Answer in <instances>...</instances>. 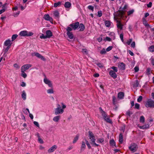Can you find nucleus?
<instances>
[{
	"mask_svg": "<svg viewBox=\"0 0 154 154\" xmlns=\"http://www.w3.org/2000/svg\"><path fill=\"white\" fill-rule=\"evenodd\" d=\"M99 109L105 120L107 122L111 123H112L111 121L107 116V115L105 112L103 111L101 107L99 108Z\"/></svg>",
	"mask_w": 154,
	"mask_h": 154,
	"instance_id": "1",
	"label": "nucleus"
},
{
	"mask_svg": "<svg viewBox=\"0 0 154 154\" xmlns=\"http://www.w3.org/2000/svg\"><path fill=\"white\" fill-rule=\"evenodd\" d=\"M64 110L63 109L61 108L60 105L59 104H57V108L55 109V114L56 115H58L62 114Z\"/></svg>",
	"mask_w": 154,
	"mask_h": 154,
	"instance_id": "2",
	"label": "nucleus"
},
{
	"mask_svg": "<svg viewBox=\"0 0 154 154\" xmlns=\"http://www.w3.org/2000/svg\"><path fill=\"white\" fill-rule=\"evenodd\" d=\"M145 106L146 107H154V101L150 99L148 100Z\"/></svg>",
	"mask_w": 154,
	"mask_h": 154,
	"instance_id": "3",
	"label": "nucleus"
},
{
	"mask_svg": "<svg viewBox=\"0 0 154 154\" xmlns=\"http://www.w3.org/2000/svg\"><path fill=\"white\" fill-rule=\"evenodd\" d=\"M32 66V65L30 64H26L23 65L21 67V70L22 72H23L28 69Z\"/></svg>",
	"mask_w": 154,
	"mask_h": 154,
	"instance_id": "4",
	"label": "nucleus"
},
{
	"mask_svg": "<svg viewBox=\"0 0 154 154\" xmlns=\"http://www.w3.org/2000/svg\"><path fill=\"white\" fill-rule=\"evenodd\" d=\"M79 26V23L78 22H76L75 23H72L69 25V26L71 27L73 30H76Z\"/></svg>",
	"mask_w": 154,
	"mask_h": 154,
	"instance_id": "5",
	"label": "nucleus"
},
{
	"mask_svg": "<svg viewBox=\"0 0 154 154\" xmlns=\"http://www.w3.org/2000/svg\"><path fill=\"white\" fill-rule=\"evenodd\" d=\"M34 55L37 57L41 59L43 61H45L46 60L45 59L43 56L41 55L40 54L37 52H35L34 53Z\"/></svg>",
	"mask_w": 154,
	"mask_h": 154,
	"instance_id": "6",
	"label": "nucleus"
},
{
	"mask_svg": "<svg viewBox=\"0 0 154 154\" xmlns=\"http://www.w3.org/2000/svg\"><path fill=\"white\" fill-rule=\"evenodd\" d=\"M137 126L139 127L140 129H148L149 128V125L148 124H145V125H143L142 126H139V124H138L137 125Z\"/></svg>",
	"mask_w": 154,
	"mask_h": 154,
	"instance_id": "7",
	"label": "nucleus"
},
{
	"mask_svg": "<svg viewBox=\"0 0 154 154\" xmlns=\"http://www.w3.org/2000/svg\"><path fill=\"white\" fill-rule=\"evenodd\" d=\"M57 146L56 145H54L48 149V152L49 153L53 152L57 149Z\"/></svg>",
	"mask_w": 154,
	"mask_h": 154,
	"instance_id": "8",
	"label": "nucleus"
},
{
	"mask_svg": "<svg viewBox=\"0 0 154 154\" xmlns=\"http://www.w3.org/2000/svg\"><path fill=\"white\" fill-rule=\"evenodd\" d=\"M128 148L132 152H134L135 151V143H131Z\"/></svg>",
	"mask_w": 154,
	"mask_h": 154,
	"instance_id": "9",
	"label": "nucleus"
},
{
	"mask_svg": "<svg viewBox=\"0 0 154 154\" xmlns=\"http://www.w3.org/2000/svg\"><path fill=\"white\" fill-rule=\"evenodd\" d=\"M44 81L46 84L48 85L50 87H51L52 86V84L51 81L47 79L46 78H45L44 79Z\"/></svg>",
	"mask_w": 154,
	"mask_h": 154,
	"instance_id": "10",
	"label": "nucleus"
},
{
	"mask_svg": "<svg viewBox=\"0 0 154 154\" xmlns=\"http://www.w3.org/2000/svg\"><path fill=\"white\" fill-rule=\"evenodd\" d=\"M124 14V12L123 11H119L117 13V17L119 19L123 17Z\"/></svg>",
	"mask_w": 154,
	"mask_h": 154,
	"instance_id": "11",
	"label": "nucleus"
},
{
	"mask_svg": "<svg viewBox=\"0 0 154 154\" xmlns=\"http://www.w3.org/2000/svg\"><path fill=\"white\" fill-rule=\"evenodd\" d=\"M109 74L111 77L114 79H116L117 77L116 73L112 70H111L109 71Z\"/></svg>",
	"mask_w": 154,
	"mask_h": 154,
	"instance_id": "12",
	"label": "nucleus"
},
{
	"mask_svg": "<svg viewBox=\"0 0 154 154\" xmlns=\"http://www.w3.org/2000/svg\"><path fill=\"white\" fill-rule=\"evenodd\" d=\"M44 18L45 20H49L51 22H52L53 20L52 18L50 17L48 14L45 15L44 16Z\"/></svg>",
	"mask_w": 154,
	"mask_h": 154,
	"instance_id": "13",
	"label": "nucleus"
},
{
	"mask_svg": "<svg viewBox=\"0 0 154 154\" xmlns=\"http://www.w3.org/2000/svg\"><path fill=\"white\" fill-rule=\"evenodd\" d=\"M143 24L145 25V27L147 29H148L149 27V28L150 27L149 25L147 23V22L146 20L145 19V18H143Z\"/></svg>",
	"mask_w": 154,
	"mask_h": 154,
	"instance_id": "14",
	"label": "nucleus"
},
{
	"mask_svg": "<svg viewBox=\"0 0 154 154\" xmlns=\"http://www.w3.org/2000/svg\"><path fill=\"white\" fill-rule=\"evenodd\" d=\"M46 36L47 38H49L52 35L51 32L50 30H48L46 32Z\"/></svg>",
	"mask_w": 154,
	"mask_h": 154,
	"instance_id": "15",
	"label": "nucleus"
},
{
	"mask_svg": "<svg viewBox=\"0 0 154 154\" xmlns=\"http://www.w3.org/2000/svg\"><path fill=\"white\" fill-rule=\"evenodd\" d=\"M11 42V41L10 39L7 40L5 42L4 45L5 46H8L10 45V46L11 47L12 44V43Z\"/></svg>",
	"mask_w": 154,
	"mask_h": 154,
	"instance_id": "16",
	"label": "nucleus"
},
{
	"mask_svg": "<svg viewBox=\"0 0 154 154\" xmlns=\"http://www.w3.org/2000/svg\"><path fill=\"white\" fill-rule=\"evenodd\" d=\"M116 22L117 23V26L118 28L120 29H122L123 25L121 23V22L118 20H117Z\"/></svg>",
	"mask_w": 154,
	"mask_h": 154,
	"instance_id": "17",
	"label": "nucleus"
},
{
	"mask_svg": "<svg viewBox=\"0 0 154 154\" xmlns=\"http://www.w3.org/2000/svg\"><path fill=\"white\" fill-rule=\"evenodd\" d=\"M86 147L85 143L84 142L82 141V145L81 146L80 152H81L83 151Z\"/></svg>",
	"mask_w": 154,
	"mask_h": 154,
	"instance_id": "18",
	"label": "nucleus"
},
{
	"mask_svg": "<svg viewBox=\"0 0 154 154\" xmlns=\"http://www.w3.org/2000/svg\"><path fill=\"white\" fill-rule=\"evenodd\" d=\"M54 15L57 18H58L59 17V14L58 11H55L53 12Z\"/></svg>",
	"mask_w": 154,
	"mask_h": 154,
	"instance_id": "19",
	"label": "nucleus"
},
{
	"mask_svg": "<svg viewBox=\"0 0 154 154\" xmlns=\"http://www.w3.org/2000/svg\"><path fill=\"white\" fill-rule=\"evenodd\" d=\"M60 118V116H57L54 117L53 118V120L56 122H58Z\"/></svg>",
	"mask_w": 154,
	"mask_h": 154,
	"instance_id": "20",
	"label": "nucleus"
},
{
	"mask_svg": "<svg viewBox=\"0 0 154 154\" xmlns=\"http://www.w3.org/2000/svg\"><path fill=\"white\" fill-rule=\"evenodd\" d=\"M79 28L80 29L79 31H82L84 30L85 27L83 23H80L79 24Z\"/></svg>",
	"mask_w": 154,
	"mask_h": 154,
	"instance_id": "21",
	"label": "nucleus"
},
{
	"mask_svg": "<svg viewBox=\"0 0 154 154\" xmlns=\"http://www.w3.org/2000/svg\"><path fill=\"white\" fill-rule=\"evenodd\" d=\"M119 68L122 70H124L125 69V66L123 63H122L119 65Z\"/></svg>",
	"mask_w": 154,
	"mask_h": 154,
	"instance_id": "22",
	"label": "nucleus"
},
{
	"mask_svg": "<svg viewBox=\"0 0 154 154\" xmlns=\"http://www.w3.org/2000/svg\"><path fill=\"white\" fill-rule=\"evenodd\" d=\"M27 31H21L20 33V35L21 36H27Z\"/></svg>",
	"mask_w": 154,
	"mask_h": 154,
	"instance_id": "23",
	"label": "nucleus"
},
{
	"mask_svg": "<svg viewBox=\"0 0 154 154\" xmlns=\"http://www.w3.org/2000/svg\"><path fill=\"white\" fill-rule=\"evenodd\" d=\"M123 141V136L122 133L120 134L119 141L120 143H122Z\"/></svg>",
	"mask_w": 154,
	"mask_h": 154,
	"instance_id": "24",
	"label": "nucleus"
},
{
	"mask_svg": "<svg viewBox=\"0 0 154 154\" xmlns=\"http://www.w3.org/2000/svg\"><path fill=\"white\" fill-rule=\"evenodd\" d=\"M71 3L69 2H67L65 3L64 4V6L65 8H69L71 6Z\"/></svg>",
	"mask_w": 154,
	"mask_h": 154,
	"instance_id": "25",
	"label": "nucleus"
},
{
	"mask_svg": "<svg viewBox=\"0 0 154 154\" xmlns=\"http://www.w3.org/2000/svg\"><path fill=\"white\" fill-rule=\"evenodd\" d=\"M66 34L69 38L72 39L73 38V35L72 32H67Z\"/></svg>",
	"mask_w": 154,
	"mask_h": 154,
	"instance_id": "26",
	"label": "nucleus"
},
{
	"mask_svg": "<svg viewBox=\"0 0 154 154\" xmlns=\"http://www.w3.org/2000/svg\"><path fill=\"white\" fill-rule=\"evenodd\" d=\"M118 97L120 99H122L124 96V93L122 92H120L118 94Z\"/></svg>",
	"mask_w": 154,
	"mask_h": 154,
	"instance_id": "27",
	"label": "nucleus"
},
{
	"mask_svg": "<svg viewBox=\"0 0 154 154\" xmlns=\"http://www.w3.org/2000/svg\"><path fill=\"white\" fill-rule=\"evenodd\" d=\"M22 97L24 100H25L26 99V94L25 91H23L22 92V94L21 95Z\"/></svg>",
	"mask_w": 154,
	"mask_h": 154,
	"instance_id": "28",
	"label": "nucleus"
},
{
	"mask_svg": "<svg viewBox=\"0 0 154 154\" xmlns=\"http://www.w3.org/2000/svg\"><path fill=\"white\" fill-rule=\"evenodd\" d=\"M110 145L112 146H115V147H116V143L114 140L112 139L110 140L109 142Z\"/></svg>",
	"mask_w": 154,
	"mask_h": 154,
	"instance_id": "29",
	"label": "nucleus"
},
{
	"mask_svg": "<svg viewBox=\"0 0 154 154\" xmlns=\"http://www.w3.org/2000/svg\"><path fill=\"white\" fill-rule=\"evenodd\" d=\"M145 122V118L144 117L142 116L140 117V123H143Z\"/></svg>",
	"mask_w": 154,
	"mask_h": 154,
	"instance_id": "30",
	"label": "nucleus"
},
{
	"mask_svg": "<svg viewBox=\"0 0 154 154\" xmlns=\"http://www.w3.org/2000/svg\"><path fill=\"white\" fill-rule=\"evenodd\" d=\"M105 25L106 27H109L111 25V22L108 20H106L105 22Z\"/></svg>",
	"mask_w": 154,
	"mask_h": 154,
	"instance_id": "31",
	"label": "nucleus"
},
{
	"mask_svg": "<svg viewBox=\"0 0 154 154\" xmlns=\"http://www.w3.org/2000/svg\"><path fill=\"white\" fill-rule=\"evenodd\" d=\"M61 4V2H59L57 3H55L54 4V7H57V6H60Z\"/></svg>",
	"mask_w": 154,
	"mask_h": 154,
	"instance_id": "32",
	"label": "nucleus"
},
{
	"mask_svg": "<svg viewBox=\"0 0 154 154\" xmlns=\"http://www.w3.org/2000/svg\"><path fill=\"white\" fill-rule=\"evenodd\" d=\"M88 133L89 138H90L91 137H94V134L91 131H88Z\"/></svg>",
	"mask_w": 154,
	"mask_h": 154,
	"instance_id": "33",
	"label": "nucleus"
},
{
	"mask_svg": "<svg viewBox=\"0 0 154 154\" xmlns=\"http://www.w3.org/2000/svg\"><path fill=\"white\" fill-rule=\"evenodd\" d=\"M150 51L151 52H153L154 51V46L151 45L149 48Z\"/></svg>",
	"mask_w": 154,
	"mask_h": 154,
	"instance_id": "34",
	"label": "nucleus"
},
{
	"mask_svg": "<svg viewBox=\"0 0 154 154\" xmlns=\"http://www.w3.org/2000/svg\"><path fill=\"white\" fill-rule=\"evenodd\" d=\"M11 47L10 46V45L7 46L6 48H4V54H5L8 50Z\"/></svg>",
	"mask_w": 154,
	"mask_h": 154,
	"instance_id": "35",
	"label": "nucleus"
},
{
	"mask_svg": "<svg viewBox=\"0 0 154 154\" xmlns=\"http://www.w3.org/2000/svg\"><path fill=\"white\" fill-rule=\"evenodd\" d=\"M132 114L133 112L131 111L128 110L126 112V115L128 116H130L131 115H132Z\"/></svg>",
	"mask_w": 154,
	"mask_h": 154,
	"instance_id": "36",
	"label": "nucleus"
},
{
	"mask_svg": "<svg viewBox=\"0 0 154 154\" xmlns=\"http://www.w3.org/2000/svg\"><path fill=\"white\" fill-rule=\"evenodd\" d=\"M79 136L78 135H77L76 137L74 138L73 140V143H75L76 141L78 140L79 138Z\"/></svg>",
	"mask_w": 154,
	"mask_h": 154,
	"instance_id": "37",
	"label": "nucleus"
},
{
	"mask_svg": "<svg viewBox=\"0 0 154 154\" xmlns=\"http://www.w3.org/2000/svg\"><path fill=\"white\" fill-rule=\"evenodd\" d=\"M135 83V87H138L139 85V82L140 80L139 79H138L136 81Z\"/></svg>",
	"mask_w": 154,
	"mask_h": 154,
	"instance_id": "38",
	"label": "nucleus"
},
{
	"mask_svg": "<svg viewBox=\"0 0 154 154\" xmlns=\"http://www.w3.org/2000/svg\"><path fill=\"white\" fill-rule=\"evenodd\" d=\"M17 35L16 34L13 35L12 37V41H14L17 37Z\"/></svg>",
	"mask_w": 154,
	"mask_h": 154,
	"instance_id": "39",
	"label": "nucleus"
},
{
	"mask_svg": "<svg viewBox=\"0 0 154 154\" xmlns=\"http://www.w3.org/2000/svg\"><path fill=\"white\" fill-rule=\"evenodd\" d=\"M89 138L91 140V144H92L95 142L96 140L95 139V137H91Z\"/></svg>",
	"mask_w": 154,
	"mask_h": 154,
	"instance_id": "40",
	"label": "nucleus"
},
{
	"mask_svg": "<svg viewBox=\"0 0 154 154\" xmlns=\"http://www.w3.org/2000/svg\"><path fill=\"white\" fill-rule=\"evenodd\" d=\"M47 92L48 94H52L54 93V91L52 89H50L48 90Z\"/></svg>",
	"mask_w": 154,
	"mask_h": 154,
	"instance_id": "41",
	"label": "nucleus"
},
{
	"mask_svg": "<svg viewBox=\"0 0 154 154\" xmlns=\"http://www.w3.org/2000/svg\"><path fill=\"white\" fill-rule=\"evenodd\" d=\"M142 99H143L142 96H140L139 97V98L137 99V102H140L142 100Z\"/></svg>",
	"mask_w": 154,
	"mask_h": 154,
	"instance_id": "42",
	"label": "nucleus"
},
{
	"mask_svg": "<svg viewBox=\"0 0 154 154\" xmlns=\"http://www.w3.org/2000/svg\"><path fill=\"white\" fill-rule=\"evenodd\" d=\"M134 11V10H132L131 11H129L128 12V15H130L131 14H132Z\"/></svg>",
	"mask_w": 154,
	"mask_h": 154,
	"instance_id": "43",
	"label": "nucleus"
},
{
	"mask_svg": "<svg viewBox=\"0 0 154 154\" xmlns=\"http://www.w3.org/2000/svg\"><path fill=\"white\" fill-rule=\"evenodd\" d=\"M24 72L25 71H24L23 72H22V73L21 74V75L24 78H25L26 77L27 75Z\"/></svg>",
	"mask_w": 154,
	"mask_h": 154,
	"instance_id": "44",
	"label": "nucleus"
},
{
	"mask_svg": "<svg viewBox=\"0 0 154 154\" xmlns=\"http://www.w3.org/2000/svg\"><path fill=\"white\" fill-rule=\"evenodd\" d=\"M40 37L41 39H45L47 38L46 35H45L43 34H42V35L40 36Z\"/></svg>",
	"mask_w": 154,
	"mask_h": 154,
	"instance_id": "45",
	"label": "nucleus"
},
{
	"mask_svg": "<svg viewBox=\"0 0 154 154\" xmlns=\"http://www.w3.org/2000/svg\"><path fill=\"white\" fill-rule=\"evenodd\" d=\"M33 35V33H32V32H28L27 31V36H31Z\"/></svg>",
	"mask_w": 154,
	"mask_h": 154,
	"instance_id": "46",
	"label": "nucleus"
},
{
	"mask_svg": "<svg viewBox=\"0 0 154 154\" xmlns=\"http://www.w3.org/2000/svg\"><path fill=\"white\" fill-rule=\"evenodd\" d=\"M112 98L113 103L114 104H116V98L115 97V96H112Z\"/></svg>",
	"mask_w": 154,
	"mask_h": 154,
	"instance_id": "47",
	"label": "nucleus"
},
{
	"mask_svg": "<svg viewBox=\"0 0 154 154\" xmlns=\"http://www.w3.org/2000/svg\"><path fill=\"white\" fill-rule=\"evenodd\" d=\"M72 29H73L72 28L70 27H68L66 29V30L67 31V32H70V31H72Z\"/></svg>",
	"mask_w": 154,
	"mask_h": 154,
	"instance_id": "48",
	"label": "nucleus"
},
{
	"mask_svg": "<svg viewBox=\"0 0 154 154\" xmlns=\"http://www.w3.org/2000/svg\"><path fill=\"white\" fill-rule=\"evenodd\" d=\"M111 68L114 70L115 72H117L118 70L117 68V67L113 66L111 67Z\"/></svg>",
	"mask_w": 154,
	"mask_h": 154,
	"instance_id": "49",
	"label": "nucleus"
},
{
	"mask_svg": "<svg viewBox=\"0 0 154 154\" xmlns=\"http://www.w3.org/2000/svg\"><path fill=\"white\" fill-rule=\"evenodd\" d=\"M86 145H87V146H88L89 149L91 148V146H90V144L88 142V141L86 140Z\"/></svg>",
	"mask_w": 154,
	"mask_h": 154,
	"instance_id": "50",
	"label": "nucleus"
},
{
	"mask_svg": "<svg viewBox=\"0 0 154 154\" xmlns=\"http://www.w3.org/2000/svg\"><path fill=\"white\" fill-rule=\"evenodd\" d=\"M88 8L89 9L91 10L92 11H93L94 10V7L92 6L89 5L88 6Z\"/></svg>",
	"mask_w": 154,
	"mask_h": 154,
	"instance_id": "51",
	"label": "nucleus"
},
{
	"mask_svg": "<svg viewBox=\"0 0 154 154\" xmlns=\"http://www.w3.org/2000/svg\"><path fill=\"white\" fill-rule=\"evenodd\" d=\"M106 53V51L105 49H103L101 51H100V53L101 54H105Z\"/></svg>",
	"mask_w": 154,
	"mask_h": 154,
	"instance_id": "52",
	"label": "nucleus"
},
{
	"mask_svg": "<svg viewBox=\"0 0 154 154\" xmlns=\"http://www.w3.org/2000/svg\"><path fill=\"white\" fill-rule=\"evenodd\" d=\"M104 139L103 138H100L98 139L97 141H98L100 143H102L104 141Z\"/></svg>",
	"mask_w": 154,
	"mask_h": 154,
	"instance_id": "53",
	"label": "nucleus"
},
{
	"mask_svg": "<svg viewBox=\"0 0 154 154\" xmlns=\"http://www.w3.org/2000/svg\"><path fill=\"white\" fill-rule=\"evenodd\" d=\"M82 52L83 53H85V54H88L87 50H86V49H83L82 50Z\"/></svg>",
	"mask_w": 154,
	"mask_h": 154,
	"instance_id": "54",
	"label": "nucleus"
},
{
	"mask_svg": "<svg viewBox=\"0 0 154 154\" xmlns=\"http://www.w3.org/2000/svg\"><path fill=\"white\" fill-rule=\"evenodd\" d=\"M38 141L41 143H43L44 142L43 140L40 137L38 138Z\"/></svg>",
	"mask_w": 154,
	"mask_h": 154,
	"instance_id": "55",
	"label": "nucleus"
},
{
	"mask_svg": "<svg viewBox=\"0 0 154 154\" xmlns=\"http://www.w3.org/2000/svg\"><path fill=\"white\" fill-rule=\"evenodd\" d=\"M19 14H20V11H18V12H17V13H14L13 15L14 16V17H17L19 15Z\"/></svg>",
	"mask_w": 154,
	"mask_h": 154,
	"instance_id": "56",
	"label": "nucleus"
},
{
	"mask_svg": "<svg viewBox=\"0 0 154 154\" xmlns=\"http://www.w3.org/2000/svg\"><path fill=\"white\" fill-rule=\"evenodd\" d=\"M120 38L121 40V41L123 42L124 41L123 40V34L122 33H121L120 35Z\"/></svg>",
	"mask_w": 154,
	"mask_h": 154,
	"instance_id": "57",
	"label": "nucleus"
},
{
	"mask_svg": "<svg viewBox=\"0 0 154 154\" xmlns=\"http://www.w3.org/2000/svg\"><path fill=\"white\" fill-rule=\"evenodd\" d=\"M112 46H110L109 47H108L106 48V51H110L112 49Z\"/></svg>",
	"mask_w": 154,
	"mask_h": 154,
	"instance_id": "58",
	"label": "nucleus"
},
{
	"mask_svg": "<svg viewBox=\"0 0 154 154\" xmlns=\"http://www.w3.org/2000/svg\"><path fill=\"white\" fill-rule=\"evenodd\" d=\"M132 41V40L131 39H130L128 40L126 42V43L128 45H129L131 42Z\"/></svg>",
	"mask_w": 154,
	"mask_h": 154,
	"instance_id": "59",
	"label": "nucleus"
},
{
	"mask_svg": "<svg viewBox=\"0 0 154 154\" xmlns=\"http://www.w3.org/2000/svg\"><path fill=\"white\" fill-rule=\"evenodd\" d=\"M97 65L100 67L102 68L103 67V64L100 63H97Z\"/></svg>",
	"mask_w": 154,
	"mask_h": 154,
	"instance_id": "60",
	"label": "nucleus"
},
{
	"mask_svg": "<svg viewBox=\"0 0 154 154\" xmlns=\"http://www.w3.org/2000/svg\"><path fill=\"white\" fill-rule=\"evenodd\" d=\"M97 13L98 17H100L102 16V14L101 11H98Z\"/></svg>",
	"mask_w": 154,
	"mask_h": 154,
	"instance_id": "61",
	"label": "nucleus"
},
{
	"mask_svg": "<svg viewBox=\"0 0 154 154\" xmlns=\"http://www.w3.org/2000/svg\"><path fill=\"white\" fill-rule=\"evenodd\" d=\"M135 109H140V105L138 103H135Z\"/></svg>",
	"mask_w": 154,
	"mask_h": 154,
	"instance_id": "62",
	"label": "nucleus"
},
{
	"mask_svg": "<svg viewBox=\"0 0 154 154\" xmlns=\"http://www.w3.org/2000/svg\"><path fill=\"white\" fill-rule=\"evenodd\" d=\"M152 5V2H150L147 5V6L148 8H151Z\"/></svg>",
	"mask_w": 154,
	"mask_h": 154,
	"instance_id": "63",
	"label": "nucleus"
},
{
	"mask_svg": "<svg viewBox=\"0 0 154 154\" xmlns=\"http://www.w3.org/2000/svg\"><path fill=\"white\" fill-rule=\"evenodd\" d=\"M33 123L35 125H36L38 127H39V125L37 122H36V121H34L33 122Z\"/></svg>",
	"mask_w": 154,
	"mask_h": 154,
	"instance_id": "64",
	"label": "nucleus"
}]
</instances>
